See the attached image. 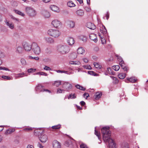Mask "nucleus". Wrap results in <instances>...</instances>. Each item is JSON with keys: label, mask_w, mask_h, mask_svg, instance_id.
<instances>
[{"label": "nucleus", "mask_w": 148, "mask_h": 148, "mask_svg": "<svg viewBox=\"0 0 148 148\" xmlns=\"http://www.w3.org/2000/svg\"><path fill=\"white\" fill-rule=\"evenodd\" d=\"M109 127H104L101 130L103 134V140L105 142H108L110 148H116V143L114 141L110 138L111 132L109 130Z\"/></svg>", "instance_id": "nucleus-1"}, {"label": "nucleus", "mask_w": 148, "mask_h": 148, "mask_svg": "<svg viewBox=\"0 0 148 148\" xmlns=\"http://www.w3.org/2000/svg\"><path fill=\"white\" fill-rule=\"evenodd\" d=\"M57 50L61 54H65L69 52V49L66 45H60L58 46Z\"/></svg>", "instance_id": "nucleus-2"}, {"label": "nucleus", "mask_w": 148, "mask_h": 148, "mask_svg": "<svg viewBox=\"0 0 148 148\" xmlns=\"http://www.w3.org/2000/svg\"><path fill=\"white\" fill-rule=\"evenodd\" d=\"M32 49L36 54L39 55L40 53V47L35 42H33L32 43Z\"/></svg>", "instance_id": "nucleus-3"}, {"label": "nucleus", "mask_w": 148, "mask_h": 148, "mask_svg": "<svg viewBox=\"0 0 148 148\" xmlns=\"http://www.w3.org/2000/svg\"><path fill=\"white\" fill-rule=\"evenodd\" d=\"M48 34L50 36L53 37H58L60 34V32L55 29H50L48 31Z\"/></svg>", "instance_id": "nucleus-4"}, {"label": "nucleus", "mask_w": 148, "mask_h": 148, "mask_svg": "<svg viewBox=\"0 0 148 148\" xmlns=\"http://www.w3.org/2000/svg\"><path fill=\"white\" fill-rule=\"evenodd\" d=\"M25 11L27 14L29 16H34L36 14L35 10L31 7H26Z\"/></svg>", "instance_id": "nucleus-5"}, {"label": "nucleus", "mask_w": 148, "mask_h": 148, "mask_svg": "<svg viewBox=\"0 0 148 148\" xmlns=\"http://www.w3.org/2000/svg\"><path fill=\"white\" fill-rule=\"evenodd\" d=\"M52 24L54 27L56 28H59L61 27L62 23L58 20H54L51 23Z\"/></svg>", "instance_id": "nucleus-6"}, {"label": "nucleus", "mask_w": 148, "mask_h": 148, "mask_svg": "<svg viewBox=\"0 0 148 148\" xmlns=\"http://www.w3.org/2000/svg\"><path fill=\"white\" fill-rule=\"evenodd\" d=\"M39 139L42 143H44L47 140L48 137L47 135L43 133L39 137Z\"/></svg>", "instance_id": "nucleus-7"}, {"label": "nucleus", "mask_w": 148, "mask_h": 148, "mask_svg": "<svg viewBox=\"0 0 148 148\" xmlns=\"http://www.w3.org/2000/svg\"><path fill=\"white\" fill-rule=\"evenodd\" d=\"M72 87L71 85L68 82H65L63 85L62 88L65 89L67 91L71 89Z\"/></svg>", "instance_id": "nucleus-8"}, {"label": "nucleus", "mask_w": 148, "mask_h": 148, "mask_svg": "<svg viewBox=\"0 0 148 148\" xmlns=\"http://www.w3.org/2000/svg\"><path fill=\"white\" fill-rule=\"evenodd\" d=\"M44 131L40 129H36L34 130V134L36 136H38V138L42 134L44 133Z\"/></svg>", "instance_id": "nucleus-9"}, {"label": "nucleus", "mask_w": 148, "mask_h": 148, "mask_svg": "<svg viewBox=\"0 0 148 148\" xmlns=\"http://www.w3.org/2000/svg\"><path fill=\"white\" fill-rule=\"evenodd\" d=\"M24 49L27 51H29L32 48V46L27 42H25L23 45Z\"/></svg>", "instance_id": "nucleus-10"}, {"label": "nucleus", "mask_w": 148, "mask_h": 148, "mask_svg": "<svg viewBox=\"0 0 148 148\" xmlns=\"http://www.w3.org/2000/svg\"><path fill=\"white\" fill-rule=\"evenodd\" d=\"M53 146L54 148H60L61 144L57 140H54L53 143Z\"/></svg>", "instance_id": "nucleus-11"}, {"label": "nucleus", "mask_w": 148, "mask_h": 148, "mask_svg": "<svg viewBox=\"0 0 148 148\" xmlns=\"http://www.w3.org/2000/svg\"><path fill=\"white\" fill-rule=\"evenodd\" d=\"M16 52L18 54H21L22 53L23 51V50L22 47L16 45Z\"/></svg>", "instance_id": "nucleus-12"}, {"label": "nucleus", "mask_w": 148, "mask_h": 148, "mask_svg": "<svg viewBox=\"0 0 148 148\" xmlns=\"http://www.w3.org/2000/svg\"><path fill=\"white\" fill-rule=\"evenodd\" d=\"M86 26L88 28L92 30L95 29L96 28V27L94 24L90 22L87 23Z\"/></svg>", "instance_id": "nucleus-13"}, {"label": "nucleus", "mask_w": 148, "mask_h": 148, "mask_svg": "<svg viewBox=\"0 0 148 148\" xmlns=\"http://www.w3.org/2000/svg\"><path fill=\"white\" fill-rule=\"evenodd\" d=\"M76 14L77 16L79 17H82L84 14V11L82 9H79L76 11Z\"/></svg>", "instance_id": "nucleus-14"}, {"label": "nucleus", "mask_w": 148, "mask_h": 148, "mask_svg": "<svg viewBox=\"0 0 148 148\" xmlns=\"http://www.w3.org/2000/svg\"><path fill=\"white\" fill-rule=\"evenodd\" d=\"M89 38L91 40L96 42L97 41V37L96 35L95 34H91L89 35Z\"/></svg>", "instance_id": "nucleus-15"}, {"label": "nucleus", "mask_w": 148, "mask_h": 148, "mask_svg": "<svg viewBox=\"0 0 148 148\" xmlns=\"http://www.w3.org/2000/svg\"><path fill=\"white\" fill-rule=\"evenodd\" d=\"M41 13L42 15L45 18H49L50 14V13L46 10H42L41 12Z\"/></svg>", "instance_id": "nucleus-16"}, {"label": "nucleus", "mask_w": 148, "mask_h": 148, "mask_svg": "<svg viewBox=\"0 0 148 148\" xmlns=\"http://www.w3.org/2000/svg\"><path fill=\"white\" fill-rule=\"evenodd\" d=\"M67 42L69 45H72L75 42L74 38L72 37H69L67 40Z\"/></svg>", "instance_id": "nucleus-17"}, {"label": "nucleus", "mask_w": 148, "mask_h": 148, "mask_svg": "<svg viewBox=\"0 0 148 148\" xmlns=\"http://www.w3.org/2000/svg\"><path fill=\"white\" fill-rule=\"evenodd\" d=\"M102 95V93L100 92H97L94 95V97L95 99L98 100L99 99Z\"/></svg>", "instance_id": "nucleus-18"}, {"label": "nucleus", "mask_w": 148, "mask_h": 148, "mask_svg": "<svg viewBox=\"0 0 148 148\" xmlns=\"http://www.w3.org/2000/svg\"><path fill=\"white\" fill-rule=\"evenodd\" d=\"M50 8L53 11L57 12H59V10L58 8L55 5H51L50 7Z\"/></svg>", "instance_id": "nucleus-19"}, {"label": "nucleus", "mask_w": 148, "mask_h": 148, "mask_svg": "<svg viewBox=\"0 0 148 148\" xmlns=\"http://www.w3.org/2000/svg\"><path fill=\"white\" fill-rule=\"evenodd\" d=\"M85 52V50L82 47H79L77 50V53L78 54H82Z\"/></svg>", "instance_id": "nucleus-20"}, {"label": "nucleus", "mask_w": 148, "mask_h": 148, "mask_svg": "<svg viewBox=\"0 0 148 148\" xmlns=\"http://www.w3.org/2000/svg\"><path fill=\"white\" fill-rule=\"evenodd\" d=\"M6 25L8 26L11 29H12L14 28V25L10 21H6Z\"/></svg>", "instance_id": "nucleus-21"}, {"label": "nucleus", "mask_w": 148, "mask_h": 148, "mask_svg": "<svg viewBox=\"0 0 148 148\" xmlns=\"http://www.w3.org/2000/svg\"><path fill=\"white\" fill-rule=\"evenodd\" d=\"M45 39L47 42L49 43H52L54 42L53 40L51 37H49L45 38Z\"/></svg>", "instance_id": "nucleus-22"}, {"label": "nucleus", "mask_w": 148, "mask_h": 148, "mask_svg": "<svg viewBox=\"0 0 148 148\" xmlns=\"http://www.w3.org/2000/svg\"><path fill=\"white\" fill-rule=\"evenodd\" d=\"M14 129H9L6 130L5 133L6 134H12L15 131Z\"/></svg>", "instance_id": "nucleus-23"}, {"label": "nucleus", "mask_w": 148, "mask_h": 148, "mask_svg": "<svg viewBox=\"0 0 148 148\" xmlns=\"http://www.w3.org/2000/svg\"><path fill=\"white\" fill-rule=\"evenodd\" d=\"M121 148H129L128 144L126 143H122L121 144Z\"/></svg>", "instance_id": "nucleus-24"}, {"label": "nucleus", "mask_w": 148, "mask_h": 148, "mask_svg": "<svg viewBox=\"0 0 148 148\" xmlns=\"http://www.w3.org/2000/svg\"><path fill=\"white\" fill-rule=\"evenodd\" d=\"M75 87L79 89V90H81L84 91L86 90V88H84L82 86H80V85L77 84L75 85Z\"/></svg>", "instance_id": "nucleus-25"}, {"label": "nucleus", "mask_w": 148, "mask_h": 148, "mask_svg": "<svg viewBox=\"0 0 148 148\" xmlns=\"http://www.w3.org/2000/svg\"><path fill=\"white\" fill-rule=\"evenodd\" d=\"M119 78L121 79H123L125 77V73H121L118 74V75Z\"/></svg>", "instance_id": "nucleus-26"}, {"label": "nucleus", "mask_w": 148, "mask_h": 148, "mask_svg": "<svg viewBox=\"0 0 148 148\" xmlns=\"http://www.w3.org/2000/svg\"><path fill=\"white\" fill-rule=\"evenodd\" d=\"M67 5L70 7H72L75 6V5L72 1H70L68 2Z\"/></svg>", "instance_id": "nucleus-27"}, {"label": "nucleus", "mask_w": 148, "mask_h": 148, "mask_svg": "<svg viewBox=\"0 0 148 148\" xmlns=\"http://www.w3.org/2000/svg\"><path fill=\"white\" fill-rule=\"evenodd\" d=\"M61 81H55L54 83H53V85L55 86L56 87H58L61 84Z\"/></svg>", "instance_id": "nucleus-28"}, {"label": "nucleus", "mask_w": 148, "mask_h": 148, "mask_svg": "<svg viewBox=\"0 0 148 148\" xmlns=\"http://www.w3.org/2000/svg\"><path fill=\"white\" fill-rule=\"evenodd\" d=\"M34 75H43L45 76H47L48 75V74L47 73L43 72H37L34 74Z\"/></svg>", "instance_id": "nucleus-29"}, {"label": "nucleus", "mask_w": 148, "mask_h": 148, "mask_svg": "<svg viewBox=\"0 0 148 148\" xmlns=\"http://www.w3.org/2000/svg\"><path fill=\"white\" fill-rule=\"evenodd\" d=\"M68 25L70 27L73 28L75 26V23L73 21H69L68 22Z\"/></svg>", "instance_id": "nucleus-30"}, {"label": "nucleus", "mask_w": 148, "mask_h": 148, "mask_svg": "<svg viewBox=\"0 0 148 148\" xmlns=\"http://www.w3.org/2000/svg\"><path fill=\"white\" fill-rule=\"evenodd\" d=\"M88 73L94 76H98L99 75L95 73L94 71H89L88 72Z\"/></svg>", "instance_id": "nucleus-31"}, {"label": "nucleus", "mask_w": 148, "mask_h": 148, "mask_svg": "<svg viewBox=\"0 0 148 148\" xmlns=\"http://www.w3.org/2000/svg\"><path fill=\"white\" fill-rule=\"evenodd\" d=\"M110 77L113 79V82L114 84H116L118 83V80L117 78L112 76H110Z\"/></svg>", "instance_id": "nucleus-32"}, {"label": "nucleus", "mask_w": 148, "mask_h": 148, "mask_svg": "<svg viewBox=\"0 0 148 148\" xmlns=\"http://www.w3.org/2000/svg\"><path fill=\"white\" fill-rule=\"evenodd\" d=\"M76 95H75V94H70L68 97V99H69L70 98L71 99H75L76 98Z\"/></svg>", "instance_id": "nucleus-33"}, {"label": "nucleus", "mask_w": 148, "mask_h": 148, "mask_svg": "<svg viewBox=\"0 0 148 148\" xmlns=\"http://www.w3.org/2000/svg\"><path fill=\"white\" fill-rule=\"evenodd\" d=\"M127 80L129 81L132 82H136V79H135L134 77H131L130 78H127Z\"/></svg>", "instance_id": "nucleus-34"}, {"label": "nucleus", "mask_w": 148, "mask_h": 148, "mask_svg": "<svg viewBox=\"0 0 148 148\" xmlns=\"http://www.w3.org/2000/svg\"><path fill=\"white\" fill-rule=\"evenodd\" d=\"M69 63L71 64H78L79 65L80 63L79 61H71L69 62Z\"/></svg>", "instance_id": "nucleus-35"}, {"label": "nucleus", "mask_w": 148, "mask_h": 148, "mask_svg": "<svg viewBox=\"0 0 148 148\" xmlns=\"http://www.w3.org/2000/svg\"><path fill=\"white\" fill-rule=\"evenodd\" d=\"M61 127V125H55L52 127V128L53 129L57 130L59 129Z\"/></svg>", "instance_id": "nucleus-36"}, {"label": "nucleus", "mask_w": 148, "mask_h": 148, "mask_svg": "<svg viewBox=\"0 0 148 148\" xmlns=\"http://www.w3.org/2000/svg\"><path fill=\"white\" fill-rule=\"evenodd\" d=\"M95 134L98 137L99 139L101 138L100 134L99 132L95 130Z\"/></svg>", "instance_id": "nucleus-37"}, {"label": "nucleus", "mask_w": 148, "mask_h": 148, "mask_svg": "<svg viewBox=\"0 0 148 148\" xmlns=\"http://www.w3.org/2000/svg\"><path fill=\"white\" fill-rule=\"evenodd\" d=\"M70 56L71 58L75 59L77 58V53H73L71 54Z\"/></svg>", "instance_id": "nucleus-38"}, {"label": "nucleus", "mask_w": 148, "mask_h": 148, "mask_svg": "<svg viewBox=\"0 0 148 148\" xmlns=\"http://www.w3.org/2000/svg\"><path fill=\"white\" fill-rule=\"evenodd\" d=\"M120 67L119 65H115L112 66V69L115 71H118L119 70Z\"/></svg>", "instance_id": "nucleus-39"}, {"label": "nucleus", "mask_w": 148, "mask_h": 148, "mask_svg": "<svg viewBox=\"0 0 148 148\" xmlns=\"http://www.w3.org/2000/svg\"><path fill=\"white\" fill-rule=\"evenodd\" d=\"M15 12L16 13L22 16H25V14L23 13L18 10H16Z\"/></svg>", "instance_id": "nucleus-40"}, {"label": "nucleus", "mask_w": 148, "mask_h": 148, "mask_svg": "<svg viewBox=\"0 0 148 148\" xmlns=\"http://www.w3.org/2000/svg\"><path fill=\"white\" fill-rule=\"evenodd\" d=\"M1 77L4 79H6L7 80H10L11 79V77L8 76L2 75Z\"/></svg>", "instance_id": "nucleus-41"}, {"label": "nucleus", "mask_w": 148, "mask_h": 148, "mask_svg": "<svg viewBox=\"0 0 148 148\" xmlns=\"http://www.w3.org/2000/svg\"><path fill=\"white\" fill-rule=\"evenodd\" d=\"M99 36L100 37V38L101 39L102 43L104 44L105 42H106L105 39L103 38H102V36H101V35L100 34H99Z\"/></svg>", "instance_id": "nucleus-42"}, {"label": "nucleus", "mask_w": 148, "mask_h": 148, "mask_svg": "<svg viewBox=\"0 0 148 148\" xmlns=\"http://www.w3.org/2000/svg\"><path fill=\"white\" fill-rule=\"evenodd\" d=\"M80 148H88L86 145L84 143H82L80 145Z\"/></svg>", "instance_id": "nucleus-43"}, {"label": "nucleus", "mask_w": 148, "mask_h": 148, "mask_svg": "<svg viewBox=\"0 0 148 148\" xmlns=\"http://www.w3.org/2000/svg\"><path fill=\"white\" fill-rule=\"evenodd\" d=\"M56 71L58 73H67L68 71H62L60 70H57Z\"/></svg>", "instance_id": "nucleus-44"}, {"label": "nucleus", "mask_w": 148, "mask_h": 148, "mask_svg": "<svg viewBox=\"0 0 148 148\" xmlns=\"http://www.w3.org/2000/svg\"><path fill=\"white\" fill-rule=\"evenodd\" d=\"M107 71L108 73L110 75H114V74L113 73V72H112V70L110 68H107Z\"/></svg>", "instance_id": "nucleus-45"}, {"label": "nucleus", "mask_w": 148, "mask_h": 148, "mask_svg": "<svg viewBox=\"0 0 148 148\" xmlns=\"http://www.w3.org/2000/svg\"><path fill=\"white\" fill-rule=\"evenodd\" d=\"M36 70V69H33V68H31L27 70V72L28 73H32L35 72Z\"/></svg>", "instance_id": "nucleus-46"}, {"label": "nucleus", "mask_w": 148, "mask_h": 148, "mask_svg": "<svg viewBox=\"0 0 148 148\" xmlns=\"http://www.w3.org/2000/svg\"><path fill=\"white\" fill-rule=\"evenodd\" d=\"M121 59L119 60L120 61L119 62V64L120 66H121L122 65H125V64L123 60H122V59L121 58H120Z\"/></svg>", "instance_id": "nucleus-47"}, {"label": "nucleus", "mask_w": 148, "mask_h": 148, "mask_svg": "<svg viewBox=\"0 0 148 148\" xmlns=\"http://www.w3.org/2000/svg\"><path fill=\"white\" fill-rule=\"evenodd\" d=\"M24 74L25 73H18L16 75V77L18 78L19 77H22V76H21V75H24Z\"/></svg>", "instance_id": "nucleus-48"}, {"label": "nucleus", "mask_w": 148, "mask_h": 148, "mask_svg": "<svg viewBox=\"0 0 148 148\" xmlns=\"http://www.w3.org/2000/svg\"><path fill=\"white\" fill-rule=\"evenodd\" d=\"M33 129L32 127H28L25 128L24 129V130L26 132H29L30 131L32 130Z\"/></svg>", "instance_id": "nucleus-49"}, {"label": "nucleus", "mask_w": 148, "mask_h": 148, "mask_svg": "<svg viewBox=\"0 0 148 148\" xmlns=\"http://www.w3.org/2000/svg\"><path fill=\"white\" fill-rule=\"evenodd\" d=\"M83 96L87 99L88 97L89 96V95L88 93L85 92L83 94Z\"/></svg>", "instance_id": "nucleus-50"}, {"label": "nucleus", "mask_w": 148, "mask_h": 148, "mask_svg": "<svg viewBox=\"0 0 148 148\" xmlns=\"http://www.w3.org/2000/svg\"><path fill=\"white\" fill-rule=\"evenodd\" d=\"M93 65H94V66L96 68H100V67H99V64L97 63H95V62L93 63Z\"/></svg>", "instance_id": "nucleus-51"}, {"label": "nucleus", "mask_w": 148, "mask_h": 148, "mask_svg": "<svg viewBox=\"0 0 148 148\" xmlns=\"http://www.w3.org/2000/svg\"><path fill=\"white\" fill-rule=\"evenodd\" d=\"M101 32L103 34H106L107 33V30L106 29H105V30L104 29L103 30L101 29H100Z\"/></svg>", "instance_id": "nucleus-52"}, {"label": "nucleus", "mask_w": 148, "mask_h": 148, "mask_svg": "<svg viewBox=\"0 0 148 148\" xmlns=\"http://www.w3.org/2000/svg\"><path fill=\"white\" fill-rule=\"evenodd\" d=\"M62 91H64V90L58 88L57 89V93H62Z\"/></svg>", "instance_id": "nucleus-53"}, {"label": "nucleus", "mask_w": 148, "mask_h": 148, "mask_svg": "<svg viewBox=\"0 0 148 148\" xmlns=\"http://www.w3.org/2000/svg\"><path fill=\"white\" fill-rule=\"evenodd\" d=\"M44 70L48 71V70H51V68L49 66H45V67L44 68Z\"/></svg>", "instance_id": "nucleus-54"}, {"label": "nucleus", "mask_w": 148, "mask_h": 148, "mask_svg": "<svg viewBox=\"0 0 148 148\" xmlns=\"http://www.w3.org/2000/svg\"><path fill=\"white\" fill-rule=\"evenodd\" d=\"M42 86L41 85H38V86H36V89L37 90L40 89L41 88H42Z\"/></svg>", "instance_id": "nucleus-55"}, {"label": "nucleus", "mask_w": 148, "mask_h": 148, "mask_svg": "<svg viewBox=\"0 0 148 148\" xmlns=\"http://www.w3.org/2000/svg\"><path fill=\"white\" fill-rule=\"evenodd\" d=\"M29 59H34L36 60H38L39 59V58L37 57H33L31 56H29Z\"/></svg>", "instance_id": "nucleus-56"}, {"label": "nucleus", "mask_w": 148, "mask_h": 148, "mask_svg": "<svg viewBox=\"0 0 148 148\" xmlns=\"http://www.w3.org/2000/svg\"><path fill=\"white\" fill-rule=\"evenodd\" d=\"M21 61L23 64L25 65V64L26 62L25 60L24 59H21Z\"/></svg>", "instance_id": "nucleus-57"}, {"label": "nucleus", "mask_w": 148, "mask_h": 148, "mask_svg": "<svg viewBox=\"0 0 148 148\" xmlns=\"http://www.w3.org/2000/svg\"><path fill=\"white\" fill-rule=\"evenodd\" d=\"M84 68L86 69H91V67L90 65L84 66Z\"/></svg>", "instance_id": "nucleus-58"}, {"label": "nucleus", "mask_w": 148, "mask_h": 148, "mask_svg": "<svg viewBox=\"0 0 148 148\" xmlns=\"http://www.w3.org/2000/svg\"><path fill=\"white\" fill-rule=\"evenodd\" d=\"M70 144L68 141H66L65 142L64 145L67 147H69V146Z\"/></svg>", "instance_id": "nucleus-59"}, {"label": "nucleus", "mask_w": 148, "mask_h": 148, "mask_svg": "<svg viewBox=\"0 0 148 148\" xmlns=\"http://www.w3.org/2000/svg\"><path fill=\"white\" fill-rule=\"evenodd\" d=\"M85 9L88 12H90V9L88 7H85Z\"/></svg>", "instance_id": "nucleus-60"}, {"label": "nucleus", "mask_w": 148, "mask_h": 148, "mask_svg": "<svg viewBox=\"0 0 148 148\" xmlns=\"http://www.w3.org/2000/svg\"><path fill=\"white\" fill-rule=\"evenodd\" d=\"M4 55L3 53L1 51H0V58H2L4 57Z\"/></svg>", "instance_id": "nucleus-61"}, {"label": "nucleus", "mask_w": 148, "mask_h": 148, "mask_svg": "<svg viewBox=\"0 0 148 148\" xmlns=\"http://www.w3.org/2000/svg\"><path fill=\"white\" fill-rule=\"evenodd\" d=\"M41 92H44V91H46L48 92L49 93H51V92L48 89H42L41 90Z\"/></svg>", "instance_id": "nucleus-62"}, {"label": "nucleus", "mask_w": 148, "mask_h": 148, "mask_svg": "<svg viewBox=\"0 0 148 148\" xmlns=\"http://www.w3.org/2000/svg\"><path fill=\"white\" fill-rule=\"evenodd\" d=\"M80 103L82 106H84L85 105V103L83 101H82L80 102Z\"/></svg>", "instance_id": "nucleus-63"}, {"label": "nucleus", "mask_w": 148, "mask_h": 148, "mask_svg": "<svg viewBox=\"0 0 148 148\" xmlns=\"http://www.w3.org/2000/svg\"><path fill=\"white\" fill-rule=\"evenodd\" d=\"M38 146L40 148H43V147L42 145V144L40 143H38Z\"/></svg>", "instance_id": "nucleus-64"}]
</instances>
